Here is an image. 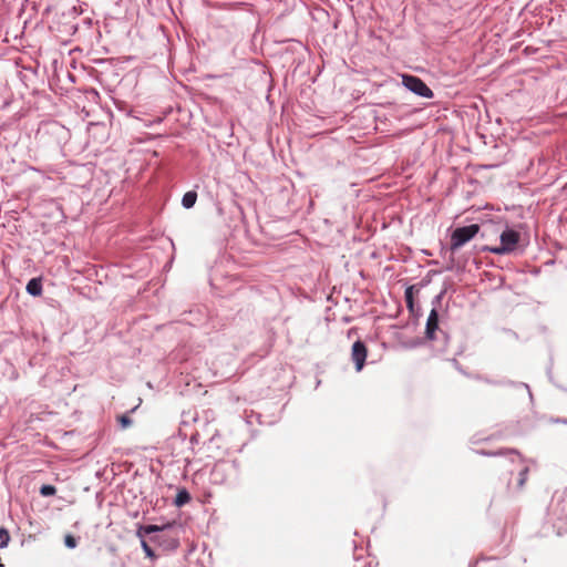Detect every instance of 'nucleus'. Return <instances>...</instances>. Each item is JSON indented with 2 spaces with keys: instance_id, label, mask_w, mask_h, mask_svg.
<instances>
[{
  "instance_id": "nucleus-1",
  "label": "nucleus",
  "mask_w": 567,
  "mask_h": 567,
  "mask_svg": "<svg viewBox=\"0 0 567 567\" xmlns=\"http://www.w3.org/2000/svg\"><path fill=\"white\" fill-rule=\"evenodd\" d=\"M501 244L494 247H484L483 250L495 255H508L514 252L520 241V234L512 228H506L499 236Z\"/></svg>"
},
{
  "instance_id": "nucleus-2",
  "label": "nucleus",
  "mask_w": 567,
  "mask_h": 567,
  "mask_svg": "<svg viewBox=\"0 0 567 567\" xmlns=\"http://www.w3.org/2000/svg\"><path fill=\"white\" fill-rule=\"evenodd\" d=\"M478 231L480 226L477 224L455 228L451 235V250H458L462 246L474 238Z\"/></svg>"
},
{
  "instance_id": "nucleus-3",
  "label": "nucleus",
  "mask_w": 567,
  "mask_h": 567,
  "mask_svg": "<svg viewBox=\"0 0 567 567\" xmlns=\"http://www.w3.org/2000/svg\"><path fill=\"white\" fill-rule=\"evenodd\" d=\"M402 82L406 89L422 97H432L431 89L419 78L414 75H403Z\"/></svg>"
},
{
  "instance_id": "nucleus-4",
  "label": "nucleus",
  "mask_w": 567,
  "mask_h": 567,
  "mask_svg": "<svg viewBox=\"0 0 567 567\" xmlns=\"http://www.w3.org/2000/svg\"><path fill=\"white\" fill-rule=\"evenodd\" d=\"M367 354L368 350L365 344L360 340L355 341L352 346L351 358L352 361L354 362L355 370L358 372H360L363 369Z\"/></svg>"
},
{
  "instance_id": "nucleus-5",
  "label": "nucleus",
  "mask_w": 567,
  "mask_h": 567,
  "mask_svg": "<svg viewBox=\"0 0 567 567\" xmlns=\"http://www.w3.org/2000/svg\"><path fill=\"white\" fill-rule=\"evenodd\" d=\"M439 328V315L435 309H432L430 316L426 321V337L429 339H434V332Z\"/></svg>"
},
{
  "instance_id": "nucleus-6",
  "label": "nucleus",
  "mask_w": 567,
  "mask_h": 567,
  "mask_svg": "<svg viewBox=\"0 0 567 567\" xmlns=\"http://www.w3.org/2000/svg\"><path fill=\"white\" fill-rule=\"evenodd\" d=\"M171 526H172V523H167V524H165L163 526H158V525L140 526L137 532H136V535L140 538H143L144 535L152 534V533H155V532H159V530H163V529L168 528Z\"/></svg>"
},
{
  "instance_id": "nucleus-7",
  "label": "nucleus",
  "mask_w": 567,
  "mask_h": 567,
  "mask_svg": "<svg viewBox=\"0 0 567 567\" xmlns=\"http://www.w3.org/2000/svg\"><path fill=\"white\" fill-rule=\"evenodd\" d=\"M27 291L31 295V296H40L42 293V284H41V280L39 278H32L28 284H27Z\"/></svg>"
},
{
  "instance_id": "nucleus-8",
  "label": "nucleus",
  "mask_w": 567,
  "mask_h": 567,
  "mask_svg": "<svg viewBox=\"0 0 567 567\" xmlns=\"http://www.w3.org/2000/svg\"><path fill=\"white\" fill-rule=\"evenodd\" d=\"M196 199H197V193L194 190H189L184 194L183 199H182V205L185 208L189 209L195 205Z\"/></svg>"
},
{
  "instance_id": "nucleus-9",
  "label": "nucleus",
  "mask_w": 567,
  "mask_h": 567,
  "mask_svg": "<svg viewBox=\"0 0 567 567\" xmlns=\"http://www.w3.org/2000/svg\"><path fill=\"white\" fill-rule=\"evenodd\" d=\"M189 499H190V496H189L188 492H187V491H185V489H183V491H181V492L177 494L176 499H175V504H176L177 506H182V505H184V504L188 503V502H189Z\"/></svg>"
},
{
  "instance_id": "nucleus-10",
  "label": "nucleus",
  "mask_w": 567,
  "mask_h": 567,
  "mask_svg": "<svg viewBox=\"0 0 567 567\" xmlns=\"http://www.w3.org/2000/svg\"><path fill=\"white\" fill-rule=\"evenodd\" d=\"M10 540V535L7 528L0 527V548L7 547Z\"/></svg>"
},
{
  "instance_id": "nucleus-11",
  "label": "nucleus",
  "mask_w": 567,
  "mask_h": 567,
  "mask_svg": "<svg viewBox=\"0 0 567 567\" xmlns=\"http://www.w3.org/2000/svg\"><path fill=\"white\" fill-rule=\"evenodd\" d=\"M40 493L43 496H52L56 493V488L53 485H42Z\"/></svg>"
},
{
  "instance_id": "nucleus-12",
  "label": "nucleus",
  "mask_w": 567,
  "mask_h": 567,
  "mask_svg": "<svg viewBox=\"0 0 567 567\" xmlns=\"http://www.w3.org/2000/svg\"><path fill=\"white\" fill-rule=\"evenodd\" d=\"M64 544L68 548H75L78 545V540L71 534L64 536Z\"/></svg>"
},
{
  "instance_id": "nucleus-13",
  "label": "nucleus",
  "mask_w": 567,
  "mask_h": 567,
  "mask_svg": "<svg viewBox=\"0 0 567 567\" xmlns=\"http://www.w3.org/2000/svg\"><path fill=\"white\" fill-rule=\"evenodd\" d=\"M527 474H528V467H524L520 473H519V478H518V487H523L526 480H527Z\"/></svg>"
},
{
  "instance_id": "nucleus-14",
  "label": "nucleus",
  "mask_w": 567,
  "mask_h": 567,
  "mask_svg": "<svg viewBox=\"0 0 567 567\" xmlns=\"http://www.w3.org/2000/svg\"><path fill=\"white\" fill-rule=\"evenodd\" d=\"M142 548H143V550H144V553L146 554L147 557L153 558L155 556L153 549L143 539H142Z\"/></svg>"
},
{
  "instance_id": "nucleus-15",
  "label": "nucleus",
  "mask_w": 567,
  "mask_h": 567,
  "mask_svg": "<svg viewBox=\"0 0 567 567\" xmlns=\"http://www.w3.org/2000/svg\"><path fill=\"white\" fill-rule=\"evenodd\" d=\"M118 421L121 422V425H128L131 423V420L127 415H121Z\"/></svg>"
},
{
  "instance_id": "nucleus-16",
  "label": "nucleus",
  "mask_w": 567,
  "mask_h": 567,
  "mask_svg": "<svg viewBox=\"0 0 567 567\" xmlns=\"http://www.w3.org/2000/svg\"><path fill=\"white\" fill-rule=\"evenodd\" d=\"M406 298L409 301H411L410 289H408V291H406Z\"/></svg>"
}]
</instances>
